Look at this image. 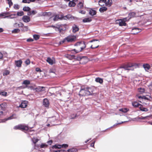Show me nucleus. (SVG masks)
I'll return each instance as SVG.
<instances>
[{
	"label": "nucleus",
	"instance_id": "obj_44",
	"mask_svg": "<svg viewBox=\"0 0 152 152\" xmlns=\"http://www.w3.org/2000/svg\"><path fill=\"white\" fill-rule=\"evenodd\" d=\"M135 15V13L134 12H130L129 14V15L130 16L131 18L133 17Z\"/></svg>",
	"mask_w": 152,
	"mask_h": 152
},
{
	"label": "nucleus",
	"instance_id": "obj_36",
	"mask_svg": "<svg viewBox=\"0 0 152 152\" xmlns=\"http://www.w3.org/2000/svg\"><path fill=\"white\" fill-rule=\"evenodd\" d=\"M33 38L35 40H38L40 37V36L38 35L37 34H34L33 36Z\"/></svg>",
	"mask_w": 152,
	"mask_h": 152
},
{
	"label": "nucleus",
	"instance_id": "obj_50",
	"mask_svg": "<svg viewBox=\"0 0 152 152\" xmlns=\"http://www.w3.org/2000/svg\"><path fill=\"white\" fill-rule=\"evenodd\" d=\"M0 105L2 108L5 107L7 106V104L6 103L4 102L0 104Z\"/></svg>",
	"mask_w": 152,
	"mask_h": 152
},
{
	"label": "nucleus",
	"instance_id": "obj_22",
	"mask_svg": "<svg viewBox=\"0 0 152 152\" xmlns=\"http://www.w3.org/2000/svg\"><path fill=\"white\" fill-rule=\"evenodd\" d=\"M95 81L97 83L102 84L103 82V80L102 78L98 77L96 78Z\"/></svg>",
	"mask_w": 152,
	"mask_h": 152
},
{
	"label": "nucleus",
	"instance_id": "obj_53",
	"mask_svg": "<svg viewBox=\"0 0 152 152\" xmlns=\"http://www.w3.org/2000/svg\"><path fill=\"white\" fill-rule=\"evenodd\" d=\"M14 7L15 9H18L19 8V6L18 4H15Z\"/></svg>",
	"mask_w": 152,
	"mask_h": 152
},
{
	"label": "nucleus",
	"instance_id": "obj_8",
	"mask_svg": "<svg viewBox=\"0 0 152 152\" xmlns=\"http://www.w3.org/2000/svg\"><path fill=\"white\" fill-rule=\"evenodd\" d=\"M47 61L50 64L52 65L55 63V60L54 58L51 59L50 58L48 57L47 59Z\"/></svg>",
	"mask_w": 152,
	"mask_h": 152
},
{
	"label": "nucleus",
	"instance_id": "obj_62",
	"mask_svg": "<svg viewBox=\"0 0 152 152\" xmlns=\"http://www.w3.org/2000/svg\"><path fill=\"white\" fill-rule=\"evenodd\" d=\"M148 116H146V117H143L142 116H141L140 118H139L141 119H144L146 118V117H148Z\"/></svg>",
	"mask_w": 152,
	"mask_h": 152
},
{
	"label": "nucleus",
	"instance_id": "obj_47",
	"mask_svg": "<svg viewBox=\"0 0 152 152\" xmlns=\"http://www.w3.org/2000/svg\"><path fill=\"white\" fill-rule=\"evenodd\" d=\"M61 145V148H66L68 146V144H64L62 145Z\"/></svg>",
	"mask_w": 152,
	"mask_h": 152
},
{
	"label": "nucleus",
	"instance_id": "obj_3",
	"mask_svg": "<svg viewBox=\"0 0 152 152\" xmlns=\"http://www.w3.org/2000/svg\"><path fill=\"white\" fill-rule=\"evenodd\" d=\"M76 37L75 36L69 35L64 38L63 40L59 42L60 44H62L66 42H72L75 41Z\"/></svg>",
	"mask_w": 152,
	"mask_h": 152
},
{
	"label": "nucleus",
	"instance_id": "obj_38",
	"mask_svg": "<svg viewBox=\"0 0 152 152\" xmlns=\"http://www.w3.org/2000/svg\"><path fill=\"white\" fill-rule=\"evenodd\" d=\"M24 13L23 11H21L20 12H18L17 13V15L18 16H21L23 15Z\"/></svg>",
	"mask_w": 152,
	"mask_h": 152
},
{
	"label": "nucleus",
	"instance_id": "obj_55",
	"mask_svg": "<svg viewBox=\"0 0 152 152\" xmlns=\"http://www.w3.org/2000/svg\"><path fill=\"white\" fill-rule=\"evenodd\" d=\"M27 88H30L31 90H35V88L33 86H28Z\"/></svg>",
	"mask_w": 152,
	"mask_h": 152
},
{
	"label": "nucleus",
	"instance_id": "obj_58",
	"mask_svg": "<svg viewBox=\"0 0 152 152\" xmlns=\"http://www.w3.org/2000/svg\"><path fill=\"white\" fill-rule=\"evenodd\" d=\"M3 54L1 52H0V59H1L3 58Z\"/></svg>",
	"mask_w": 152,
	"mask_h": 152
},
{
	"label": "nucleus",
	"instance_id": "obj_41",
	"mask_svg": "<svg viewBox=\"0 0 152 152\" xmlns=\"http://www.w3.org/2000/svg\"><path fill=\"white\" fill-rule=\"evenodd\" d=\"M48 145L47 144H45L44 143H42L40 145V148H45L48 147Z\"/></svg>",
	"mask_w": 152,
	"mask_h": 152
},
{
	"label": "nucleus",
	"instance_id": "obj_46",
	"mask_svg": "<svg viewBox=\"0 0 152 152\" xmlns=\"http://www.w3.org/2000/svg\"><path fill=\"white\" fill-rule=\"evenodd\" d=\"M56 30L58 31L59 33H61L62 31L63 30V28H60V27H56Z\"/></svg>",
	"mask_w": 152,
	"mask_h": 152
},
{
	"label": "nucleus",
	"instance_id": "obj_2",
	"mask_svg": "<svg viewBox=\"0 0 152 152\" xmlns=\"http://www.w3.org/2000/svg\"><path fill=\"white\" fill-rule=\"evenodd\" d=\"M76 48L72 50L75 51L76 53H77L82 51L86 47V44L83 42H81L77 43L75 44Z\"/></svg>",
	"mask_w": 152,
	"mask_h": 152
},
{
	"label": "nucleus",
	"instance_id": "obj_56",
	"mask_svg": "<svg viewBox=\"0 0 152 152\" xmlns=\"http://www.w3.org/2000/svg\"><path fill=\"white\" fill-rule=\"evenodd\" d=\"M76 114H73L71 115V118L74 119L76 117Z\"/></svg>",
	"mask_w": 152,
	"mask_h": 152
},
{
	"label": "nucleus",
	"instance_id": "obj_35",
	"mask_svg": "<svg viewBox=\"0 0 152 152\" xmlns=\"http://www.w3.org/2000/svg\"><path fill=\"white\" fill-rule=\"evenodd\" d=\"M31 9L29 7H25L23 8V10L24 11H29Z\"/></svg>",
	"mask_w": 152,
	"mask_h": 152
},
{
	"label": "nucleus",
	"instance_id": "obj_10",
	"mask_svg": "<svg viewBox=\"0 0 152 152\" xmlns=\"http://www.w3.org/2000/svg\"><path fill=\"white\" fill-rule=\"evenodd\" d=\"M22 63L23 61L21 60H15V66L18 67H21Z\"/></svg>",
	"mask_w": 152,
	"mask_h": 152
},
{
	"label": "nucleus",
	"instance_id": "obj_32",
	"mask_svg": "<svg viewBox=\"0 0 152 152\" xmlns=\"http://www.w3.org/2000/svg\"><path fill=\"white\" fill-rule=\"evenodd\" d=\"M77 6L80 8H83V2H79Z\"/></svg>",
	"mask_w": 152,
	"mask_h": 152
},
{
	"label": "nucleus",
	"instance_id": "obj_59",
	"mask_svg": "<svg viewBox=\"0 0 152 152\" xmlns=\"http://www.w3.org/2000/svg\"><path fill=\"white\" fill-rule=\"evenodd\" d=\"M53 142V140H50L49 141H48V142H47V143L49 145H51L52 143Z\"/></svg>",
	"mask_w": 152,
	"mask_h": 152
},
{
	"label": "nucleus",
	"instance_id": "obj_37",
	"mask_svg": "<svg viewBox=\"0 0 152 152\" xmlns=\"http://www.w3.org/2000/svg\"><path fill=\"white\" fill-rule=\"evenodd\" d=\"M62 19L61 18H60L59 17V16L58 15H56L54 18H53V20L54 21H56V20H58V19Z\"/></svg>",
	"mask_w": 152,
	"mask_h": 152
},
{
	"label": "nucleus",
	"instance_id": "obj_19",
	"mask_svg": "<svg viewBox=\"0 0 152 152\" xmlns=\"http://www.w3.org/2000/svg\"><path fill=\"white\" fill-rule=\"evenodd\" d=\"M69 1V6L70 7H74L76 5L74 1Z\"/></svg>",
	"mask_w": 152,
	"mask_h": 152
},
{
	"label": "nucleus",
	"instance_id": "obj_30",
	"mask_svg": "<svg viewBox=\"0 0 152 152\" xmlns=\"http://www.w3.org/2000/svg\"><path fill=\"white\" fill-rule=\"evenodd\" d=\"M8 14L9 13L8 12L2 13L0 14V17H4V18H6L8 17V16H6V15Z\"/></svg>",
	"mask_w": 152,
	"mask_h": 152
},
{
	"label": "nucleus",
	"instance_id": "obj_34",
	"mask_svg": "<svg viewBox=\"0 0 152 152\" xmlns=\"http://www.w3.org/2000/svg\"><path fill=\"white\" fill-rule=\"evenodd\" d=\"M20 31V30L18 28H16L12 31V33H19Z\"/></svg>",
	"mask_w": 152,
	"mask_h": 152
},
{
	"label": "nucleus",
	"instance_id": "obj_7",
	"mask_svg": "<svg viewBox=\"0 0 152 152\" xmlns=\"http://www.w3.org/2000/svg\"><path fill=\"white\" fill-rule=\"evenodd\" d=\"M43 105L46 107L48 108L50 104L49 100L47 99H44L42 102Z\"/></svg>",
	"mask_w": 152,
	"mask_h": 152
},
{
	"label": "nucleus",
	"instance_id": "obj_48",
	"mask_svg": "<svg viewBox=\"0 0 152 152\" xmlns=\"http://www.w3.org/2000/svg\"><path fill=\"white\" fill-rule=\"evenodd\" d=\"M39 140L37 138H34L33 139V141L34 142V143L35 144V145H36V143Z\"/></svg>",
	"mask_w": 152,
	"mask_h": 152
},
{
	"label": "nucleus",
	"instance_id": "obj_45",
	"mask_svg": "<svg viewBox=\"0 0 152 152\" xmlns=\"http://www.w3.org/2000/svg\"><path fill=\"white\" fill-rule=\"evenodd\" d=\"M7 92L5 91L1 92L0 93V95L4 96H7Z\"/></svg>",
	"mask_w": 152,
	"mask_h": 152
},
{
	"label": "nucleus",
	"instance_id": "obj_6",
	"mask_svg": "<svg viewBox=\"0 0 152 152\" xmlns=\"http://www.w3.org/2000/svg\"><path fill=\"white\" fill-rule=\"evenodd\" d=\"M98 3L101 6H104V4L106 6L110 7L112 4V1H99Z\"/></svg>",
	"mask_w": 152,
	"mask_h": 152
},
{
	"label": "nucleus",
	"instance_id": "obj_27",
	"mask_svg": "<svg viewBox=\"0 0 152 152\" xmlns=\"http://www.w3.org/2000/svg\"><path fill=\"white\" fill-rule=\"evenodd\" d=\"M143 66L144 68L146 70H148L150 68V66L148 64H144Z\"/></svg>",
	"mask_w": 152,
	"mask_h": 152
},
{
	"label": "nucleus",
	"instance_id": "obj_64",
	"mask_svg": "<svg viewBox=\"0 0 152 152\" xmlns=\"http://www.w3.org/2000/svg\"><path fill=\"white\" fill-rule=\"evenodd\" d=\"M31 14H33V15H35L36 13V12L34 10H32L31 12Z\"/></svg>",
	"mask_w": 152,
	"mask_h": 152
},
{
	"label": "nucleus",
	"instance_id": "obj_24",
	"mask_svg": "<svg viewBox=\"0 0 152 152\" xmlns=\"http://www.w3.org/2000/svg\"><path fill=\"white\" fill-rule=\"evenodd\" d=\"M107 10V7H100L99 9V11L102 13H103L105 11H106Z\"/></svg>",
	"mask_w": 152,
	"mask_h": 152
},
{
	"label": "nucleus",
	"instance_id": "obj_26",
	"mask_svg": "<svg viewBox=\"0 0 152 152\" xmlns=\"http://www.w3.org/2000/svg\"><path fill=\"white\" fill-rule=\"evenodd\" d=\"M129 109L127 108H123L119 109L120 111L124 113H127L128 111H129Z\"/></svg>",
	"mask_w": 152,
	"mask_h": 152
},
{
	"label": "nucleus",
	"instance_id": "obj_17",
	"mask_svg": "<svg viewBox=\"0 0 152 152\" xmlns=\"http://www.w3.org/2000/svg\"><path fill=\"white\" fill-rule=\"evenodd\" d=\"M132 106L135 107H139L141 104H139L136 101L132 102Z\"/></svg>",
	"mask_w": 152,
	"mask_h": 152
},
{
	"label": "nucleus",
	"instance_id": "obj_9",
	"mask_svg": "<svg viewBox=\"0 0 152 152\" xmlns=\"http://www.w3.org/2000/svg\"><path fill=\"white\" fill-rule=\"evenodd\" d=\"M28 102L27 101L24 100L23 101L21 104L20 105L19 107L22 108H25L28 105Z\"/></svg>",
	"mask_w": 152,
	"mask_h": 152
},
{
	"label": "nucleus",
	"instance_id": "obj_54",
	"mask_svg": "<svg viewBox=\"0 0 152 152\" xmlns=\"http://www.w3.org/2000/svg\"><path fill=\"white\" fill-rule=\"evenodd\" d=\"M26 41L28 42H33L34 41V39L31 38H29L27 39Z\"/></svg>",
	"mask_w": 152,
	"mask_h": 152
},
{
	"label": "nucleus",
	"instance_id": "obj_51",
	"mask_svg": "<svg viewBox=\"0 0 152 152\" xmlns=\"http://www.w3.org/2000/svg\"><path fill=\"white\" fill-rule=\"evenodd\" d=\"M25 63L26 65H28L30 63V61L29 59H28L26 60L25 61Z\"/></svg>",
	"mask_w": 152,
	"mask_h": 152
},
{
	"label": "nucleus",
	"instance_id": "obj_12",
	"mask_svg": "<svg viewBox=\"0 0 152 152\" xmlns=\"http://www.w3.org/2000/svg\"><path fill=\"white\" fill-rule=\"evenodd\" d=\"M116 23H118L120 26H126V25L125 21H123L122 20L120 19L116 20Z\"/></svg>",
	"mask_w": 152,
	"mask_h": 152
},
{
	"label": "nucleus",
	"instance_id": "obj_43",
	"mask_svg": "<svg viewBox=\"0 0 152 152\" xmlns=\"http://www.w3.org/2000/svg\"><path fill=\"white\" fill-rule=\"evenodd\" d=\"M51 15V12H45L43 13V15L44 16H50Z\"/></svg>",
	"mask_w": 152,
	"mask_h": 152
},
{
	"label": "nucleus",
	"instance_id": "obj_57",
	"mask_svg": "<svg viewBox=\"0 0 152 152\" xmlns=\"http://www.w3.org/2000/svg\"><path fill=\"white\" fill-rule=\"evenodd\" d=\"M36 71L37 72H41L42 71L39 68H38V67L36 68Z\"/></svg>",
	"mask_w": 152,
	"mask_h": 152
},
{
	"label": "nucleus",
	"instance_id": "obj_4",
	"mask_svg": "<svg viewBox=\"0 0 152 152\" xmlns=\"http://www.w3.org/2000/svg\"><path fill=\"white\" fill-rule=\"evenodd\" d=\"M137 66V64L129 63L124 65L123 68L125 70H133Z\"/></svg>",
	"mask_w": 152,
	"mask_h": 152
},
{
	"label": "nucleus",
	"instance_id": "obj_28",
	"mask_svg": "<svg viewBox=\"0 0 152 152\" xmlns=\"http://www.w3.org/2000/svg\"><path fill=\"white\" fill-rule=\"evenodd\" d=\"M77 150L76 148H74L69 149L67 151L68 152H77Z\"/></svg>",
	"mask_w": 152,
	"mask_h": 152
},
{
	"label": "nucleus",
	"instance_id": "obj_1",
	"mask_svg": "<svg viewBox=\"0 0 152 152\" xmlns=\"http://www.w3.org/2000/svg\"><path fill=\"white\" fill-rule=\"evenodd\" d=\"M94 90L93 88L83 86H81L79 95L80 96L90 95L93 93Z\"/></svg>",
	"mask_w": 152,
	"mask_h": 152
},
{
	"label": "nucleus",
	"instance_id": "obj_5",
	"mask_svg": "<svg viewBox=\"0 0 152 152\" xmlns=\"http://www.w3.org/2000/svg\"><path fill=\"white\" fill-rule=\"evenodd\" d=\"M14 129L15 130L19 129L22 131H27L29 129L27 126L22 124H20L15 126Z\"/></svg>",
	"mask_w": 152,
	"mask_h": 152
},
{
	"label": "nucleus",
	"instance_id": "obj_63",
	"mask_svg": "<svg viewBox=\"0 0 152 152\" xmlns=\"http://www.w3.org/2000/svg\"><path fill=\"white\" fill-rule=\"evenodd\" d=\"M79 12L82 14H85L86 12L85 11H84L83 10H81Z\"/></svg>",
	"mask_w": 152,
	"mask_h": 152
},
{
	"label": "nucleus",
	"instance_id": "obj_29",
	"mask_svg": "<svg viewBox=\"0 0 152 152\" xmlns=\"http://www.w3.org/2000/svg\"><path fill=\"white\" fill-rule=\"evenodd\" d=\"M71 15L69 14L67 15L66 16H62L61 17V19H69L70 18H71Z\"/></svg>",
	"mask_w": 152,
	"mask_h": 152
},
{
	"label": "nucleus",
	"instance_id": "obj_23",
	"mask_svg": "<svg viewBox=\"0 0 152 152\" xmlns=\"http://www.w3.org/2000/svg\"><path fill=\"white\" fill-rule=\"evenodd\" d=\"M99 46L98 42H96L93 43V45H91V47L92 49H95L97 48Z\"/></svg>",
	"mask_w": 152,
	"mask_h": 152
},
{
	"label": "nucleus",
	"instance_id": "obj_39",
	"mask_svg": "<svg viewBox=\"0 0 152 152\" xmlns=\"http://www.w3.org/2000/svg\"><path fill=\"white\" fill-rule=\"evenodd\" d=\"M10 73V72L8 70H5L3 73V75L4 76V75H9Z\"/></svg>",
	"mask_w": 152,
	"mask_h": 152
},
{
	"label": "nucleus",
	"instance_id": "obj_61",
	"mask_svg": "<svg viewBox=\"0 0 152 152\" xmlns=\"http://www.w3.org/2000/svg\"><path fill=\"white\" fill-rule=\"evenodd\" d=\"M149 88L152 91V82L150 85L149 86Z\"/></svg>",
	"mask_w": 152,
	"mask_h": 152
},
{
	"label": "nucleus",
	"instance_id": "obj_13",
	"mask_svg": "<svg viewBox=\"0 0 152 152\" xmlns=\"http://www.w3.org/2000/svg\"><path fill=\"white\" fill-rule=\"evenodd\" d=\"M72 32L75 33L79 30V28L77 25L74 24L72 27Z\"/></svg>",
	"mask_w": 152,
	"mask_h": 152
},
{
	"label": "nucleus",
	"instance_id": "obj_20",
	"mask_svg": "<svg viewBox=\"0 0 152 152\" xmlns=\"http://www.w3.org/2000/svg\"><path fill=\"white\" fill-rule=\"evenodd\" d=\"M30 83V82L28 80H25L22 83V84L25 85L26 86V87L27 88L28 86L27 85H29Z\"/></svg>",
	"mask_w": 152,
	"mask_h": 152
},
{
	"label": "nucleus",
	"instance_id": "obj_40",
	"mask_svg": "<svg viewBox=\"0 0 152 152\" xmlns=\"http://www.w3.org/2000/svg\"><path fill=\"white\" fill-rule=\"evenodd\" d=\"M18 26V27H23L24 26V24L20 22L19 23H15V24H17Z\"/></svg>",
	"mask_w": 152,
	"mask_h": 152
},
{
	"label": "nucleus",
	"instance_id": "obj_21",
	"mask_svg": "<svg viewBox=\"0 0 152 152\" xmlns=\"http://www.w3.org/2000/svg\"><path fill=\"white\" fill-rule=\"evenodd\" d=\"M52 148L53 149H60L61 148V145L59 144H56L52 146Z\"/></svg>",
	"mask_w": 152,
	"mask_h": 152
},
{
	"label": "nucleus",
	"instance_id": "obj_49",
	"mask_svg": "<svg viewBox=\"0 0 152 152\" xmlns=\"http://www.w3.org/2000/svg\"><path fill=\"white\" fill-rule=\"evenodd\" d=\"M35 1H22V2L23 3H29L31 2H34Z\"/></svg>",
	"mask_w": 152,
	"mask_h": 152
},
{
	"label": "nucleus",
	"instance_id": "obj_25",
	"mask_svg": "<svg viewBox=\"0 0 152 152\" xmlns=\"http://www.w3.org/2000/svg\"><path fill=\"white\" fill-rule=\"evenodd\" d=\"M92 20V19L91 18H84L83 20V21L84 23H86V22H89L91 21Z\"/></svg>",
	"mask_w": 152,
	"mask_h": 152
},
{
	"label": "nucleus",
	"instance_id": "obj_60",
	"mask_svg": "<svg viewBox=\"0 0 152 152\" xmlns=\"http://www.w3.org/2000/svg\"><path fill=\"white\" fill-rule=\"evenodd\" d=\"M63 27H64V25H58L56 27H60V28H63Z\"/></svg>",
	"mask_w": 152,
	"mask_h": 152
},
{
	"label": "nucleus",
	"instance_id": "obj_31",
	"mask_svg": "<svg viewBox=\"0 0 152 152\" xmlns=\"http://www.w3.org/2000/svg\"><path fill=\"white\" fill-rule=\"evenodd\" d=\"M13 116V115H12L11 116L8 117L7 118H5L3 120H1V121H0V123H1V122H4L5 121H6L8 120H10V119H12L13 118H12Z\"/></svg>",
	"mask_w": 152,
	"mask_h": 152
},
{
	"label": "nucleus",
	"instance_id": "obj_16",
	"mask_svg": "<svg viewBox=\"0 0 152 152\" xmlns=\"http://www.w3.org/2000/svg\"><path fill=\"white\" fill-rule=\"evenodd\" d=\"M80 63L85 64L87 62V58L86 57H83L80 58Z\"/></svg>",
	"mask_w": 152,
	"mask_h": 152
},
{
	"label": "nucleus",
	"instance_id": "obj_18",
	"mask_svg": "<svg viewBox=\"0 0 152 152\" xmlns=\"http://www.w3.org/2000/svg\"><path fill=\"white\" fill-rule=\"evenodd\" d=\"M139 108L140 110L141 111L147 112L148 110V108L143 107V105L141 104L140 105Z\"/></svg>",
	"mask_w": 152,
	"mask_h": 152
},
{
	"label": "nucleus",
	"instance_id": "obj_14",
	"mask_svg": "<svg viewBox=\"0 0 152 152\" xmlns=\"http://www.w3.org/2000/svg\"><path fill=\"white\" fill-rule=\"evenodd\" d=\"M45 87H44L38 86L37 87L35 88V90L37 92H41L45 90Z\"/></svg>",
	"mask_w": 152,
	"mask_h": 152
},
{
	"label": "nucleus",
	"instance_id": "obj_11",
	"mask_svg": "<svg viewBox=\"0 0 152 152\" xmlns=\"http://www.w3.org/2000/svg\"><path fill=\"white\" fill-rule=\"evenodd\" d=\"M22 20L25 23H28L30 21V18L27 15L23 16L22 18Z\"/></svg>",
	"mask_w": 152,
	"mask_h": 152
},
{
	"label": "nucleus",
	"instance_id": "obj_33",
	"mask_svg": "<svg viewBox=\"0 0 152 152\" xmlns=\"http://www.w3.org/2000/svg\"><path fill=\"white\" fill-rule=\"evenodd\" d=\"M138 91L141 94L144 93L145 92V89L143 88H140L138 89Z\"/></svg>",
	"mask_w": 152,
	"mask_h": 152
},
{
	"label": "nucleus",
	"instance_id": "obj_52",
	"mask_svg": "<svg viewBox=\"0 0 152 152\" xmlns=\"http://www.w3.org/2000/svg\"><path fill=\"white\" fill-rule=\"evenodd\" d=\"M7 3L9 5V7H10L12 6L13 4L12 2V1H7Z\"/></svg>",
	"mask_w": 152,
	"mask_h": 152
},
{
	"label": "nucleus",
	"instance_id": "obj_15",
	"mask_svg": "<svg viewBox=\"0 0 152 152\" xmlns=\"http://www.w3.org/2000/svg\"><path fill=\"white\" fill-rule=\"evenodd\" d=\"M96 12L92 9H90L89 12V14L91 16H93L96 15Z\"/></svg>",
	"mask_w": 152,
	"mask_h": 152
},
{
	"label": "nucleus",
	"instance_id": "obj_42",
	"mask_svg": "<svg viewBox=\"0 0 152 152\" xmlns=\"http://www.w3.org/2000/svg\"><path fill=\"white\" fill-rule=\"evenodd\" d=\"M135 30H138V31L136 33H132V34H137L138 32H140L141 31L140 29L138 28H134V29H132V30L133 31Z\"/></svg>",
	"mask_w": 152,
	"mask_h": 152
}]
</instances>
